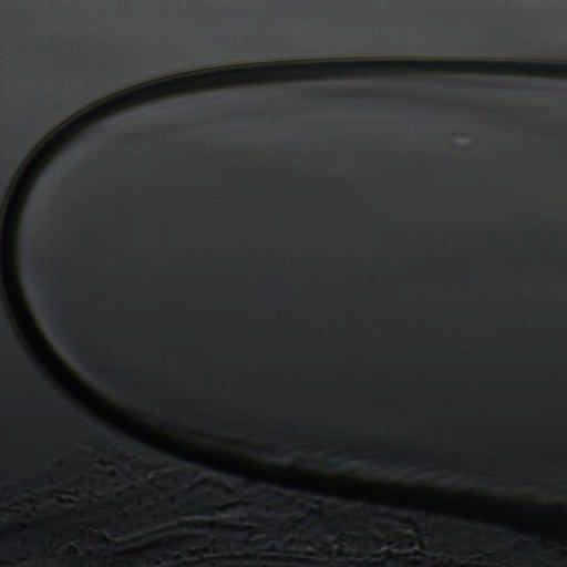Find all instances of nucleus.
Masks as SVG:
<instances>
[{
	"mask_svg": "<svg viewBox=\"0 0 567 567\" xmlns=\"http://www.w3.org/2000/svg\"><path fill=\"white\" fill-rule=\"evenodd\" d=\"M463 66L471 69H505L511 68L522 73L527 74H538L543 71H560L567 70V64H536L529 62H476V61H465V62H446V61H372V62H331V63H320L317 65H306L305 71L309 69H339L353 71L358 69H398L402 66L408 68H417V69H445L450 66Z\"/></svg>",
	"mask_w": 567,
	"mask_h": 567,
	"instance_id": "nucleus-1",
	"label": "nucleus"
},
{
	"mask_svg": "<svg viewBox=\"0 0 567 567\" xmlns=\"http://www.w3.org/2000/svg\"><path fill=\"white\" fill-rule=\"evenodd\" d=\"M245 70L241 69H226V70H219L216 73L213 74V78H215L218 82L223 81L225 78L228 76H239L243 75ZM206 79L212 78V75H205Z\"/></svg>",
	"mask_w": 567,
	"mask_h": 567,
	"instance_id": "nucleus-2",
	"label": "nucleus"
},
{
	"mask_svg": "<svg viewBox=\"0 0 567 567\" xmlns=\"http://www.w3.org/2000/svg\"><path fill=\"white\" fill-rule=\"evenodd\" d=\"M270 453L274 455H279V454L281 455L285 453V451L281 447H277V449H271Z\"/></svg>",
	"mask_w": 567,
	"mask_h": 567,
	"instance_id": "nucleus-3",
	"label": "nucleus"
},
{
	"mask_svg": "<svg viewBox=\"0 0 567 567\" xmlns=\"http://www.w3.org/2000/svg\"><path fill=\"white\" fill-rule=\"evenodd\" d=\"M233 508H235V506H234V505H231V506H227V507H224L221 511H223V513H228V512H229V509H233Z\"/></svg>",
	"mask_w": 567,
	"mask_h": 567,
	"instance_id": "nucleus-4",
	"label": "nucleus"
},
{
	"mask_svg": "<svg viewBox=\"0 0 567 567\" xmlns=\"http://www.w3.org/2000/svg\"><path fill=\"white\" fill-rule=\"evenodd\" d=\"M163 454H164V455H166V456H172V455H173V453H172V452H169V451H167V450H164V451H163Z\"/></svg>",
	"mask_w": 567,
	"mask_h": 567,
	"instance_id": "nucleus-5",
	"label": "nucleus"
},
{
	"mask_svg": "<svg viewBox=\"0 0 567 567\" xmlns=\"http://www.w3.org/2000/svg\"><path fill=\"white\" fill-rule=\"evenodd\" d=\"M361 460L364 462V463H370L371 458L370 457H361Z\"/></svg>",
	"mask_w": 567,
	"mask_h": 567,
	"instance_id": "nucleus-6",
	"label": "nucleus"
},
{
	"mask_svg": "<svg viewBox=\"0 0 567 567\" xmlns=\"http://www.w3.org/2000/svg\"><path fill=\"white\" fill-rule=\"evenodd\" d=\"M349 457H350L351 460H355V458H358V457H357V455H355V454H353V453L349 454Z\"/></svg>",
	"mask_w": 567,
	"mask_h": 567,
	"instance_id": "nucleus-7",
	"label": "nucleus"
},
{
	"mask_svg": "<svg viewBox=\"0 0 567 567\" xmlns=\"http://www.w3.org/2000/svg\"><path fill=\"white\" fill-rule=\"evenodd\" d=\"M87 372H89V373H91V374H93V370H92V367H91V365H89V367H87Z\"/></svg>",
	"mask_w": 567,
	"mask_h": 567,
	"instance_id": "nucleus-8",
	"label": "nucleus"
},
{
	"mask_svg": "<svg viewBox=\"0 0 567 567\" xmlns=\"http://www.w3.org/2000/svg\"><path fill=\"white\" fill-rule=\"evenodd\" d=\"M276 497H277L278 499H285V496H284V495H281V494H278Z\"/></svg>",
	"mask_w": 567,
	"mask_h": 567,
	"instance_id": "nucleus-9",
	"label": "nucleus"
},
{
	"mask_svg": "<svg viewBox=\"0 0 567 567\" xmlns=\"http://www.w3.org/2000/svg\"><path fill=\"white\" fill-rule=\"evenodd\" d=\"M96 378H97L99 380H102V379H103V374H97V375H96Z\"/></svg>",
	"mask_w": 567,
	"mask_h": 567,
	"instance_id": "nucleus-10",
	"label": "nucleus"
}]
</instances>
